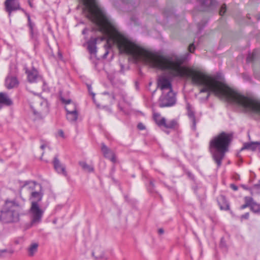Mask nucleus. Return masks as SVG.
Here are the masks:
<instances>
[{
  "mask_svg": "<svg viewBox=\"0 0 260 260\" xmlns=\"http://www.w3.org/2000/svg\"><path fill=\"white\" fill-rule=\"evenodd\" d=\"M82 4L83 12L95 24L93 31H99L104 36L91 37L87 42V49L90 54L96 52V44L98 40H107V43L117 46L121 53L133 56L136 60H141L153 68L167 71L173 77L190 78L193 83V69L182 65L189 58L186 53L182 55L171 54L162 55L147 51L128 40L118 30L115 22L96 4L95 0H79Z\"/></svg>",
  "mask_w": 260,
  "mask_h": 260,
  "instance_id": "obj_1",
  "label": "nucleus"
},
{
  "mask_svg": "<svg viewBox=\"0 0 260 260\" xmlns=\"http://www.w3.org/2000/svg\"><path fill=\"white\" fill-rule=\"evenodd\" d=\"M233 140L232 134L221 132L213 137L209 143V150L218 167L221 165L225 153Z\"/></svg>",
  "mask_w": 260,
  "mask_h": 260,
  "instance_id": "obj_2",
  "label": "nucleus"
},
{
  "mask_svg": "<svg viewBox=\"0 0 260 260\" xmlns=\"http://www.w3.org/2000/svg\"><path fill=\"white\" fill-rule=\"evenodd\" d=\"M21 206L16 200H6L0 214V221L3 223H9L17 222L19 220L18 209Z\"/></svg>",
  "mask_w": 260,
  "mask_h": 260,
  "instance_id": "obj_3",
  "label": "nucleus"
},
{
  "mask_svg": "<svg viewBox=\"0 0 260 260\" xmlns=\"http://www.w3.org/2000/svg\"><path fill=\"white\" fill-rule=\"evenodd\" d=\"M44 211L39 204L34 203L31 205L28 213L31 219V224H38L41 221Z\"/></svg>",
  "mask_w": 260,
  "mask_h": 260,
  "instance_id": "obj_4",
  "label": "nucleus"
},
{
  "mask_svg": "<svg viewBox=\"0 0 260 260\" xmlns=\"http://www.w3.org/2000/svg\"><path fill=\"white\" fill-rule=\"evenodd\" d=\"M175 103V94L173 91L162 92V94L159 98V107H170L173 106Z\"/></svg>",
  "mask_w": 260,
  "mask_h": 260,
  "instance_id": "obj_5",
  "label": "nucleus"
},
{
  "mask_svg": "<svg viewBox=\"0 0 260 260\" xmlns=\"http://www.w3.org/2000/svg\"><path fill=\"white\" fill-rule=\"evenodd\" d=\"M40 185V184L35 181H25L23 184L20 186V195L21 197L23 194L24 196L29 194L30 196L31 193L39 188Z\"/></svg>",
  "mask_w": 260,
  "mask_h": 260,
  "instance_id": "obj_6",
  "label": "nucleus"
},
{
  "mask_svg": "<svg viewBox=\"0 0 260 260\" xmlns=\"http://www.w3.org/2000/svg\"><path fill=\"white\" fill-rule=\"evenodd\" d=\"M5 6L6 11L8 12L9 16H11L12 11L17 10H22L19 5V3L17 0H6L5 2Z\"/></svg>",
  "mask_w": 260,
  "mask_h": 260,
  "instance_id": "obj_7",
  "label": "nucleus"
},
{
  "mask_svg": "<svg viewBox=\"0 0 260 260\" xmlns=\"http://www.w3.org/2000/svg\"><path fill=\"white\" fill-rule=\"evenodd\" d=\"M158 86L162 92L173 91L171 81L165 76L159 77L158 79Z\"/></svg>",
  "mask_w": 260,
  "mask_h": 260,
  "instance_id": "obj_8",
  "label": "nucleus"
},
{
  "mask_svg": "<svg viewBox=\"0 0 260 260\" xmlns=\"http://www.w3.org/2000/svg\"><path fill=\"white\" fill-rule=\"evenodd\" d=\"M44 193L42 189L41 185L36 189L29 196V200L31 202V205L34 203L39 204V202L41 201L43 196Z\"/></svg>",
  "mask_w": 260,
  "mask_h": 260,
  "instance_id": "obj_9",
  "label": "nucleus"
},
{
  "mask_svg": "<svg viewBox=\"0 0 260 260\" xmlns=\"http://www.w3.org/2000/svg\"><path fill=\"white\" fill-rule=\"evenodd\" d=\"M102 151L106 158H109L112 162L116 161L115 155L113 151L106 146L104 144H102Z\"/></svg>",
  "mask_w": 260,
  "mask_h": 260,
  "instance_id": "obj_10",
  "label": "nucleus"
},
{
  "mask_svg": "<svg viewBox=\"0 0 260 260\" xmlns=\"http://www.w3.org/2000/svg\"><path fill=\"white\" fill-rule=\"evenodd\" d=\"M61 101L66 104L65 109L67 113L77 111L76 104L72 102L71 100H66L63 98H61Z\"/></svg>",
  "mask_w": 260,
  "mask_h": 260,
  "instance_id": "obj_11",
  "label": "nucleus"
},
{
  "mask_svg": "<svg viewBox=\"0 0 260 260\" xmlns=\"http://www.w3.org/2000/svg\"><path fill=\"white\" fill-rule=\"evenodd\" d=\"M53 164L54 169L58 173H62L64 176H67V174L65 168L62 166L56 156L54 158Z\"/></svg>",
  "mask_w": 260,
  "mask_h": 260,
  "instance_id": "obj_12",
  "label": "nucleus"
},
{
  "mask_svg": "<svg viewBox=\"0 0 260 260\" xmlns=\"http://www.w3.org/2000/svg\"><path fill=\"white\" fill-rule=\"evenodd\" d=\"M18 84V81L15 77H8L6 79V86L8 89L16 87Z\"/></svg>",
  "mask_w": 260,
  "mask_h": 260,
  "instance_id": "obj_13",
  "label": "nucleus"
},
{
  "mask_svg": "<svg viewBox=\"0 0 260 260\" xmlns=\"http://www.w3.org/2000/svg\"><path fill=\"white\" fill-rule=\"evenodd\" d=\"M12 103V101L9 98L6 93L0 92V109L2 107V105L10 106Z\"/></svg>",
  "mask_w": 260,
  "mask_h": 260,
  "instance_id": "obj_14",
  "label": "nucleus"
},
{
  "mask_svg": "<svg viewBox=\"0 0 260 260\" xmlns=\"http://www.w3.org/2000/svg\"><path fill=\"white\" fill-rule=\"evenodd\" d=\"M159 124L164 126L167 128H174L177 124V122L175 120H172L168 123H166V120L165 118H161Z\"/></svg>",
  "mask_w": 260,
  "mask_h": 260,
  "instance_id": "obj_15",
  "label": "nucleus"
},
{
  "mask_svg": "<svg viewBox=\"0 0 260 260\" xmlns=\"http://www.w3.org/2000/svg\"><path fill=\"white\" fill-rule=\"evenodd\" d=\"M38 247L39 244L38 243H31L27 249L28 255L30 257L34 256L38 251Z\"/></svg>",
  "mask_w": 260,
  "mask_h": 260,
  "instance_id": "obj_16",
  "label": "nucleus"
},
{
  "mask_svg": "<svg viewBox=\"0 0 260 260\" xmlns=\"http://www.w3.org/2000/svg\"><path fill=\"white\" fill-rule=\"evenodd\" d=\"M26 73L27 74L28 80L30 82H35L38 77L37 71L34 69L30 71L26 70Z\"/></svg>",
  "mask_w": 260,
  "mask_h": 260,
  "instance_id": "obj_17",
  "label": "nucleus"
},
{
  "mask_svg": "<svg viewBox=\"0 0 260 260\" xmlns=\"http://www.w3.org/2000/svg\"><path fill=\"white\" fill-rule=\"evenodd\" d=\"M258 142H253L250 143H246L244 144L243 147L241 148V150L244 149L250 150L255 151L258 149Z\"/></svg>",
  "mask_w": 260,
  "mask_h": 260,
  "instance_id": "obj_18",
  "label": "nucleus"
},
{
  "mask_svg": "<svg viewBox=\"0 0 260 260\" xmlns=\"http://www.w3.org/2000/svg\"><path fill=\"white\" fill-rule=\"evenodd\" d=\"M38 100L36 101L38 104L35 105V107L33 109L34 113L35 115L41 114L43 111V109L41 108L43 103L40 99H39Z\"/></svg>",
  "mask_w": 260,
  "mask_h": 260,
  "instance_id": "obj_19",
  "label": "nucleus"
},
{
  "mask_svg": "<svg viewBox=\"0 0 260 260\" xmlns=\"http://www.w3.org/2000/svg\"><path fill=\"white\" fill-rule=\"evenodd\" d=\"M78 112L77 111L67 113V118L70 121H76L78 119Z\"/></svg>",
  "mask_w": 260,
  "mask_h": 260,
  "instance_id": "obj_20",
  "label": "nucleus"
},
{
  "mask_svg": "<svg viewBox=\"0 0 260 260\" xmlns=\"http://www.w3.org/2000/svg\"><path fill=\"white\" fill-rule=\"evenodd\" d=\"M79 164L82 167V168L86 172H90L93 171V168L88 165L86 162L84 161H80Z\"/></svg>",
  "mask_w": 260,
  "mask_h": 260,
  "instance_id": "obj_21",
  "label": "nucleus"
},
{
  "mask_svg": "<svg viewBox=\"0 0 260 260\" xmlns=\"http://www.w3.org/2000/svg\"><path fill=\"white\" fill-rule=\"evenodd\" d=\"M250 209L254 213H259L260 212V206L256 203L254 202L252 198V202L250 205Z\"/></svg>",
  "mask_w": 260,
  "mask_h": 260,
  "instance_id": "obj_22",
  "label": "nucleus"
},
{
  "mask_svg": "<svg viewBox=\"0 0 260 260\" xmlns=\"http://www.w3.org/2000/svg\"><path fill=\"white\" fill-rule=\"evenodd\" d=\"M188 116L191 119V120L192 122V128L194 130H195L196 129V118H195L194 112L193 111H192L191 110L188 109Z\"/></svg>",
  "mask_w": 260,
  "mask_h": 260,
  "instance_id": "obj_23",
  "label": "nucleus"
},
{
  "mask_svg": "<svg viewBox=\"0 0 260 260\" xmlns=\"http://www.w3.org/2000/svg\"><path fill=\"white\" fill-rule=\"evenodd\" d=\"M201 2V4L203 6L206 7L214 6L216 2L215 0H200Z\"/></svg>",
  "mask_w": 260,
  "mask_h": 260,
  "instance_id": "obj_24",
  "label": "nucleus"
},
{
  "mask_svg": "<svg viewBox=\"0 0 260 260\" xmlns=\"http://www.w3.org/2000/svg\"><path fill=\"white\" fill-rule=\"evenodd\" d=\"M220 199L224 203L223 205H220V208L221 210H228L230 209L229 204L225 201V198L223 196L220 197Z\"/></svg>",
  "mask_w": 260,
  "mask_h": 260,
  "instance_id": "obj_25",
  "label": "nucleus"
},
{
  "mask_svg": "<svg viewBox=\"0 0 260 260\" xmlns=\"http://www.w3.org/2000/svg\"><path fill=\"white\" fill-rule=\"evenodd\" d=\"M244 199L245 204L241 206V208L242 209L247 207H250V203L252 202V198L246 197Z\"/></svg>",
  "mask_w": 260,
  "mask_h": 260,
  "instance_id": "obj_26",
  "label": "nucleus"
},
{
  "mask_svg": "<svg viewBox=\"0 0 260 260\" xmlns=\"http://www.w3.org/2000/svg\"><path fill=\"white\" fill-rule=\"evenodd\" d=\"M160 118V114H158V113H154L153 114V119L154 120H155V122L157 123V124L159 126H161V125L159 124V122H160V120H159V118Z\"/></svg>",
  "mask_w": 260,
  "mask_h": 260,
  "instance_id": "obj_27",
  "label": "nucleus"
},
{
  "mask_svg": "<svg viewBox=\"0 0 260 260\" xmlns=\"http://www.w3.org/2000/svg\"><path fill=\"white\" fill-rule=\"evenodd\" d=\"M13 252H14V250L12 249H10V250H8L7 249H1V250L0 249V257H2V256H3L4 253H9L10 254H12V253H13Z\"/></svg>",
  "mask_w": 260,
  "mask_h": 260,
  "instance_id": "obj_28",
  "label": "nucleus"
},
{
  "mask_svg": "<svg viewBox=\"0 0 260 260\" xmlns=\"http://www.w3.org/2000/svg\"><path fill=\"white\" fill-rule=\"evenodd\" d=\"M95 252H93L92 253V255L93 256H95V258L96 259H102V258H104V253L103 251H101V252H100L99 254H97L96 256H95Z\"/></svg>",
  "mask_w": 260,
  "mask_h": 260,
  "instance_id": "obj_29",
  "label": "nucleus"
},
{
  "mask_svg": "<svg viewBox=\"0 0 260 260\" xmlns=\"http://www.w3.org/2000/svg\"><path fill=\"white\" fill-rule=\"evenodd\" d=\"M196 49V47L194 43L190 44L188 47V51L189 52L193 53Z\"/></svg>",
  "mask_w": 260,
  "mask_h": 260,
  "instance_id": "obj_30",
  "label": "nucleus"
},
{
  "mask_svg": "<svg viewBox=\"0 0 260 260\" xmlns=\"http://www.w3.org/2000/svg\"><path fill=\"white\" fill-rule=\"evenodd\" d=\"M255 53L254 52H253L252 54H249L248 56L247 57V62H251L254 59V58L255 57Z\"/></svg>",
  "mask_w": 260,
  "mask_h": 260,
  "instance_id": "obj_31",
  "label": "nucleus"
},
{
  "mask_svg": "<svg viewBox=\"0 0 260 260\" xmlns=\"http://www.w3.org/2000/svg\"><path fill=\"white\" fill-rule=\"evenodd\" d=\"M226 12V5L223 4L221 6L220 8V10L219 11V14L221 16L223 15V14Z\"/></svg>",
  "mask_w": 260,
  "mask_h": 260,
  "instance_id": "obj_32",
  "label": "nucleus"
},
{
  "mask_svg": "<svg viewBox=\"0 0 260 260\" xmlns=\"http://www.w3.org/2000/svg\"><path fill=\"white\" fill-rule=\"evenodd\" d=\"M28 21L29 26L30 29L31 34L32 37L33 38L34 34H33V30H32V25L31 23L30 18V16L29 15H28Z\"/></svg>",
  "mask_w": 260,
  "mask_h": 260,
  "instance_id": "obj_33",
  "label": "nucleus"
},
{
  "mask_svg": "<svg viewBox=\"0 0 260 260\" xmlns=\"http://www.w3.org/2000/svg\"><path fill=\"white\" fill-rule=\"evenodd\" d=\"M186 174H187L188 178H189L192 180H194V177L193 175L188 171H186Z\"/></svg>",
  "mask_w": 260,
  "mask_h": 260,
  "instance_id": "obj_34",
  "label": "nucleus"
},
{
  "mask_svg": "<svg viewBox=\"0 0 260 260\" xmlns=\"http://www.w3.org/2000/svg\"><path fill=\"white\" fill-rule=\"evenodd\" d=\"M136 0H122V1L125 4H129L133 5L135 4Z\"/></svg>",
  "mask_w": 260,
  "mask_h": 260,
  "instance_id": "obj_35",
  "label": "nucleus"
},
{
  "mask_svg": "<svg viewBox=\"0 0 260 260\" xmlns=\"http://www.w3.org/2000/svg\"><path fill=\"white\" fill-rule=\"evenodd\" d=\"M137 127L140 130H143L145 129V126L142 123H138L137 125Z\"/></svg>",
  "mask_w": 260,
  "mask_h": 260,
  "instance_id": "obj_36",
  "label": "nucleus"
},
{
  "mask_svg": "<svg viewBox=\"0 0 260 260\" xmlns=\"http://www.w3.org/2000/svg\"><path fill=\"white\" fill-rule=\"evenodd\" d=\"M230 187H231V188L232 189H233V190H235V191H236V190H238V186H236V185L235 184H231L230 185Z\"/></svg>",
  "mask_w": 260,
  "mask_h": 260,
  "instance_id": "obj_37",
  "label": "nucleus"
},
{
  "mask_svg": "<svg viewBox=\"0 0 260 260\" xmlns=\"http://www.w3.org/2000/svg\"><path fill=\"white\" fill-rule=\"evenodd\" d=\"M58 134L59 136L63 138H64L65 137L64 135V133L62 130H61V129L59 130Z\"/></svg>",
  "mask_w": 260,
  "mask_h": 260,
  "instance_id": "obj_38",
  "label": "nucleus"
},
{
  "mask_svg": "<svg viewBox=\"0 0 260 260\" xmlns=\"http://www.w3.org/2000/svg\"><path fill=\"white\" fill-rule=\"evenodd\" d=\"M249 217V213H246L241 216L242 218L247 219Z\"/></svg>",
  "mask_w": 260,
  "mask_h": 260,
  "instance_id": "obj_39",
  "label": "nucleus"
},
{
  "mask_svg": "<svg viewBox=\"0 0 260 260\" xmlns=\"http://www.w3.org/2000/svg\"><path fill=\"white\" fill-rule=\"evenodd\" d=\"M260 189V184H255L253 187V189Z\"/></svg>",
  "mask_w": 260,
  "mask_h": 260,
  "instance_id": "obj_40",
  "label": "nucleus"
},
{
  "mask_svg": "<svg viewBox=\"0 0 260 260\" xmlns=\"http://www.w3.org/2000/svg\"><path fill=\"white\" fill-rule=\"evenodd\" d=\"M120 67H121V70H120V72L122 73H124V66L123 64H121Z\"/></svg>",
  "mask_w": 260,
  "mask_h": 260,
  "instance_id": "obj_41",
  "label": "nucleus"
},
{
  "mask_svg": "<svg viewBox=\"0 0 260 260\" xmlns=\"http://www.w3.org/2000/svg\"><path fill=\"white\" fill-rule=\"evenodd\" d=\"M158 232L159 234H162L164 233V231L162 229H159L158 231Z\"/></svg>",
  "mask_w": 260,
  "mask_h": 260,
  "instance_id": "obj_42",
  "label": "nucleus"
},
{
  "mask_svg": "<svg viewBox=\"0 0 260 260\" xmlns=\"http://www.w3.org/2000/svg\"><path fill=\"white\" fill-rule=\"evenodd\" d=\"M220 245H221V246H224V243H223V241L222 239H221V240Z\"/></svg>",
  "mask_w": 260,
  "mask_h": 260,
  "instance_id": "obj_43",
  "label": "nucleus"
},
{
  "mask_svg": "<svg viewBox=\"0 0 260 260\" xmlns=\"http://www.w3.org/2000/svg\"><path fill=\"white\" fill-rule=\"evenodd\" d=\"M45 148V145H44V144H43V145H42L41 146V148L42 149H44Z\"/></svg>",
  "mask_w": 260,
  "mask_h": 260,
  "instance_id": "obj_44",
  "label": "nucleus"
},
{
  "mask_svg": "<svg viewBox=\"0 0 260 260\" xmlns=\"http://www.w3.org/2000/svg\"><path fill=\"white\" fill-rule=\"evenodd\" d=\"M258 149L260 151V142H258Z\"/></svg>",
  "mask_w": 260,
  "mask_h": 260,
  "instance_id": "obj_45",
  "label": "nucleus"
},
{
  "mask_svg": "<svg viewBox=\"0 0 260 260\" xmlns=\"http://www.w3.org/2000/svg\"><path fill=\"white\" fill-rule=\"evenodd\" d=\"M86 33V29H84L83 31H82V34H85Z\"/></svg>",
  "mask_w": 260,
  "mask_h": 260,
  "instance_id": "obj_46",
  "label": "nucleus"
},
{
  "mask_svg": "<svg viewBox=\"0 0 260 260\" xmlns=\"http://www.w3.org/2000/svg\"><path fill=\"white\" fill-rule=\"evenodd\" d=\"M108 52H106V53L104 55V57H106V56L108 54Z\"/></svg>",
  "mask_w": 260,
  "mask_h": 260,
  "instance_id": "obj_47",
  "label": "nucleus"
},
{
  "mask_svg": "<svg viewBox=\"0 0 260 260\" xmlns=\"http://www.w3.org/2000/svg\"><path fill=\"white\" fill-rule=\"evenodd\" d=\"M242 187H243L244 189H247V188L245 186V185H242Z\"/></svg>",
  "mask_w": 260,
  "mask_h": 260,
  "instance_id": "obj_48",
  "label": "nucleus"
},
{
  "mask_svg": "<svg viewBox=\"0 0 260 260\" xmlns=\"http://www.w3.org/2000/svg\"><path fill=\"white\" fill-rule=\"evenodd\" d=\"M150 184H151L152 186H153V185H153V183H152V181H150Z\"/></svg>",
  "mask_w": 260,
  "mask_h": 260,
  "instance_id": "obj_49",
  "label": "nucleus"
},
{
  "mask_svg": "<svg viewBox=\"0 0 260 260\" xmlns=\"http://www.w3.org/2000/svg\"><path fill=\"white\" fill-rule=\"evenodd\" d=\"M29 6H30V7H32V5H31V3H30L29 1Z\"/></svg>",
  "mask_w": 260,
  "mask_h": 260,
  "instance_id": "obj_50",
  "label": "nucleus"
},
{
  "mask_svg": "<svg viewBox=\"0 0 260 260\" xmlns=\"http://www.w3.org/2000/svg\"><path fill=\"white\" fill-rule=\"evenodd\" d=\"M58 55L60 56V57H62V55H61V54L60 53H58Z\"/></svg>",
  "mask_w": 260,
  "mask_h": 260,
  "instance_id": "obj_51",
  "label": "nucleus"
},
{
  "mask_svg": "<svg viewBox=\"0 0 260 260\" xmlns=\"http://www.w3.org/2000/svg\"><path fill=\"white\" fill-rule=\"evenodd\" d=\"M88 90H89V91L90 92V90H91L90 87H88Z\"/></svg>",
  "mask_w": 260,
  "mask_h": 260,
  "instance_id": "obj_52",
  "label": "nucleus"
},
{
  "mask_svg": "<svg viewBox=\"0 0 260 260\" xmlns=\"http://www.w3.org/2000/svg\"><path fill=\"white\" fill-rule=\"evenodd\" d=\"M209 95H210V93H208V95H207V98H208V97L209 96Z\"/></svg>",
  "mask_w": 260,
  "mask_h": 260,
  "instance_id": "obj_53",
  "label": "nucleus"
},
{
  "mask_svg": "<svg viewBox=\"0 0 260 260\" xmlns=\"http://www.w3.org/2000/svg\"><path fill=\"white\" fill-rule=\"evenodd\" d=\"M91 94L94 96V94L93 93H91Z\"/></svg>",
  "mask_w": 260,
  "mask_h": 260,
  "instance_id": "obj_54",
  "label": "nucleus"
}]
</instances>
